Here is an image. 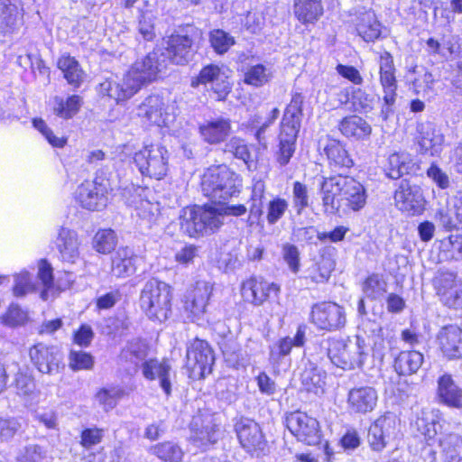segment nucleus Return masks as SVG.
<instances>
[{"label":"nucleus","instance_id":"f257e3e1","mask_svg":"<svg viewBox=\"0 0 462 462\" xmlns=\"http://www.w3.org/2000/svg\"><path fill=\"white\" fill-rule=\"evenodd\" d=\"M166 66L165 54L154 50L136 60L120 81L108 79L100 83L98 91L120 104L134 97L143 86L156 80Z\"/></svg>","mask_w":462,"mask_h":462},{"label":"nucleus","instance_id":"f03ea898","mask_svg":"<svg viewBox=\"0 0 462 462\" xmlns=\"http://www.w3.org/2000/svg\"><path fill=\"white\" fill-rule=\"evenodd\" d=\"M224 224L223 213L219 207L193 206L181 209L180 230L189 237L213 234Z\"/></svg>","mask_w":462,"mask_h":462},{"label":"nucleus","instance_id":"7ed1b4c3","mask_svg":"<svg viewBox=\"0 0 462 462\" xmlns=\"http://www.w3.org/2000/svg\"><path fill=\"white\" fill-rule=\"evenodd\" d=\"M172 289L157 279L147 281L141 291L139 303L147 318L163 322L171 313Z\"/></svg>","mask_w":462,"mask_h":462},{"label":"nucleus","instance_id":"20e7f679","mask_svg":"<svg viewBox=\"0 0 462 462\" xmlns=\"http://www.w3.org/2000/svg\"><path fill=\"white\" fill-rule=\"evenodd\" d=\"M328 357L337 367L355 369L361 367L368 355L365 339L356 336L354 339L329 338L327 340Z\"/></svg>","mask_w":462,"mask_h":462},{"label":"nucleus","instance_id":"39448f33","mask_svg":"<svg viewBox=\"0 0 462 462\" xmlns=\"http://www.w3.org/2000/svg\"><path fill=\"white\" fill-rule=\"evenodd\" d=\"M134 160L143 175L161 180L167 174L169 152L160 143L145 145L134 154Z\"/></svg>","mask_w":462,"mask_h":462},{"label":"nucleus","instance_id":"423d86ee","mask_svg":"<svg viewBox=\"0 0 462 462\" xmlns=\"http://www.w3.org/2000/svg\"><path fill=\"white\" fill-rule=\"evenodd\" d=\"M186 366L190 376L197 379L204 378L212 370L215 361L214 354L208 343L195 338L187 347Z\"/></svg>","mask_w":462,"mask_h":462},{"label":"nucleus","instance_id":"0eeeda50","mask_svg":"<svg viewBox=\"0 0 462 462\" xmlns=\"http://www.w3.org/2000/svg\"><path fill=\"white\" fill-rule=\"evenodd\" d=\"M195 32L193 27L187 26L171 33L164 40L167 57L172 63L185 65L191 60L194 53L193 35Z\"/></svg>","mask_w":462,"mask_h":462},{"label":"nucleus","instance_id":"6e6552de","mask_svg":"<svg viewBox=\"0 0 462 462\" xmlns=\"http://www.w3.org/2000/svg\"><path fill=\"white\" fill-rule=\"evenodd\" d=\"M107 183L96 178L93 181H85L79 185L75 192L76 201L85 209L99 211L107 205Z\"/></svg>","mask_w":462,"mask_h":462},{"label":"nucleus","instance_id":"1a4fd4ad","mask_svg":"<svg viewBox=\"0 0 462 462\" xmlns=\"http://www.w3.org/2000/svg\"><path fill=\"white\" fill-rule=\"evenodd\" d=\"M380 82L383 88V105L381 115L384 120L393 112V106L396 100V79L393 59L392 55L384 51L380 56Z\"/></svg>","mask_w":462,"mask_h":462},{"label":"nucleus","instance_id":"9d476101","mask_svg":"<svg viewBox=\"0 0 462 462\" xmlns=\"http://www.w3.org/2000/svg\"><path fill=\"white\" fill-rule=\"evenodd\" d=\"M310 320L317 328L322 330H337L346 324L344 309L331 301L320 302L312 307Z\"/></svg>","mask_w":462,"mask_h":462},{"label":"nucleus","instance_id":"9b49d317","mask_svg":"<svg viewBox=\"0 0 462 462\" xmlns=\"http://www.w3.org/2000/svg\"><path fill=\"white\" fill-rule=\"evenodd\" d=\"M199 85L209 86L218 100H224L231 90L228 77L214 64L205 66L197 77L191 79L192 88H198Z\"/></svg>","mask_w":462,"mask_h":462},{"label":"nucleus","instance_id":"f8f14e48","mask_svg":"<svg viewBox=\"0 0 462 462\" xmlns=\"http://www.w3.org/2000/svg\"><path fill=\"white\" fill-rule=\"evenodd\" d=\"M395 206L411 215L420 214L424 208V196L421 188L408 180H402L394 192Z\"/></svg>","mask_w":462,"mask_h":462},{"label":"nucleus","instance_id":"ddd939ff","mask_svg":"<svg viewBox=\"0 0 462 462\" xmlns=\"http://www.w3.org/2000/svg\"><path fill=\"white\" fill-rule=\"evenodd\" d=\"M286 426L291 434L301 442L315 445L319 441L318 420L304 412L295 411L288 415Z\"/></svg>","mask_w":462,"mask_h":462},{"label":"nucleus","instance_id":"4468645a","mask_svg":"<svg viewBox=\"0 0 462 462\" xmlns=\"http://www.w3.org/2000/svg\"><path fill=\"white\" fill-rule=\"evenodd\" d=\"M168 102L154 94L146 97L137 106V116L144 122L158 126H167L171 120Z\"/></svg>","mask_w":462,"mask_h":462},{"label":"nucleus","instance_id":"2eb2a0df","mask_svg":"<svg viewBox=\"0 0 462 462\" xmlns=\"http://www.w3.org/2000/svg\"><path fill=\"white\" fill-rule=\"evenodd\" d=\"M29 356L33 365L42 374H58L63 367L62 355L56 346L38 343L30 348Z\"/></svg>","mask_w":462,"mask_h":462},{"label":"nucleus","instance_id":"dca6fc26","mask_svg":"<svg viewBox=\"0 0 462 462\" xmlns=\"http://www.w3.org/2000/svg\"><path fill=\"white\" fill-rule=\"evenodd\" d=\"M435 286L440 300L449 308H462V282L450 272L439 273Z\"/></svg>","mask_w":462,"mask_h":462},{"label":"nucleus","instance_id":"f3484780","mask_svg":"<svg viewBox=\"0 0 462 462\" xmlns=\"http://www.w3.org/2000/svg\"><path fill=\"white\" fill-rule=\"evenodd\" d=\"M235 430L241 446L247 452L263 449L264 436L260 425L254 420L240 418L235 424Z\"/></svg>","mask_w":462,"mask_h":462},{"label":"nucleus","instance_id":"a211bd4d","mask_svg":"<svg viewBox=\"0 0 462 462\" xmlns=\"http://www.w3.org/2000/svg\"><path fill=\"white\" fill-rule=\"evenodd\" d=\"M378 402V393L372 386H357L347 393V409L351 413L366 414L373 411Z\"/></svg>","mask_w":462,"mask_h":462},{"label":"nucleus","instance_id":"6ab92c4d","mask_svg":"<svg viewBox=\"0 0 462 462\" xmlns=\"http://www.w3.org/2000/svg\"><path fill=\"white\" fill-rule=\"evenodd\" d=\"M417 132V143L420 153L431 156L440 153L444 143V135L433 123L424 122L419 124Z\"/></svg>","mask_w":462,"mask_h":462},{"label":"nucleus","instance_id":"aec40b11","mask_svg":"<svg viewBox=\"0 0 462 462\" xmlns=\"http://www.w3.org/2000/svg\"><path fill=\"white\" fill-rule=\"evenodd\" d=\"M279 291L280 288L277 284L254 277L245 281L241 286V294L245 301L255 306L262 305L271 293L276 295Z\"/></svg>","mask_w":462,"mask_h":462},{"label":"nucleus","instance_id":"412c9836","mask_svg":"<svg viewBox=\"0 0 462 462\" xmlns=\"http://www.w3.org/2000/svg\"><path fill=\"white\" fill-rule=\"evenodd\" d=\"M437 343L448 359L462 358V329L457 325H448L439 329Z\"/></svg>","mask_w":462,"mask_h":462},{"label":"nucleus","instance_id":"4be33fe9","mask_svg":"<svg viewBox=\"0 0 462 462\" xmlns=\"http://www.w3.org/2000/svg\"><path fill=\"white\" fill-rule=\"evenodd\" d=\"M212 290L209 282L199 281L186 295L185 310L194 319H199L205 314Z\"/></svg>","mask_w":462,"mask_h":462},{"label":"nucleus","instance_id":"5701e85b","mask_svg":"<svg viewBox=\"0 0 462 462\" xmlns=\"http://www.w3.org/2000/svg\"><path fill=\"white\" fill-rule=\"evenodd\" d=\"M199 130L205 143L218 144L225 142L230 135L232 131L231 121L223 116L210 118L201 123Z\"/></svg>","mask_w":462,"mask_h":462},{"label":"nucleus","instance_id":"b1692460","mask_svg":"<svg viewBox=\"0 0 462 462\" xmlns=\"http://www.w3.org/2000/svg\"><path fill=\"white\" fill-rule=\"evenodd\" d=\"M346 176L337 175L329 178H322L320 182V194L322 199V206L324 212L328 215L336 214L339 208V202L337 201L336 197L341 198L343 186L345 183Z\"/></svg>","mask_w":462,"mask_h":462},{"label":"nucleus","instance_id":"393cba45","mask_svg":"<svg viewBox=\"0 0 462 462\" xmlns=\"http://www.w3.org/2000/svg\"><path fill=\"white\" fill-rule=\"evenodd\" d=\"M436 397L440 404L453 409H462V388L450 374H445L439 377Z\"/></svg>","mask_w":462,"mask_h":462},{"label":"nucleus","instance_id":"a878e982","mask_svg":"<svg viewBox=\"0 0 462 462\" xmlns=\"http://www.w3.org/2000/svg\"><path fill=\"white\" fill-rule=\"evenodd\" d=\"M55 245L62 262L74 263L79 258L80 242L76 231L64 226L60 227Z\"/></svg>","mask_w":462,"mask_h":462},{"label":"nucleus","instance_id":"bb28decb","mask_svg":"<svg viewBox=\"0 0 462 462\" xmlns=\"http://www.w3.org/2000/svg\"><path fill=\"white\" fill-rule=\"evenodd\" d=\"M141 367L143 375L145 379L150 381L158 379L165 394L167 396L171 394V383L170 381V374L171 366L167 360L150 358L144 361Z\"/></svg>","mask_w":462,"mask_h":462},{"label":"nucleus","instance_id":"cd10ccee","mask_svg":"<svg viewBox=\"0 0 462 462\" xmlns=\"http://www.w3.org/2000/svg\"><path fill=\"white\" fill-rule=\"evenodd\" d=\"M21 0H0V32H13L23 24Z\"/></svg>","mask_w":462,"mask_h":462},{"label":"nucleus","instance_id":"c85d7f7f","mask_svg":"<svg viewBox=\"0 0 462 462\" xmlns=\"http://www.w3.org/2000/svg\"><path fill=\"white\" fill-rule=\"evenodd\" d=\"M199 420H200L199 418H195L191 423L193 440L201 446L216 443L220 437L219 424L212 416H207L201 421L200 428H198Z\"/></svg>","mask_w":462,"mask_h":462},{"label":"nucleus","instance_id":"c756f323","mask_svg":"<svg viewBox=\"0 0 462 462\" xmlns=\"http://www.w3.org/2000/svg\"><path fill=\"white\" fill-rule=\"evenodd\" d=\"M140 258L128 247L119 248L112 256V273L116 277L134 274Z\"/></svg>","mask_w":462,"mask_h":462},{"label":"nucleus","instance_id":"7c9ffc66","mask_svg":"<svg viewBox=\"0 0 462 462\" xmlns=\"http://www.w3.org/2000/svg\"><path fill=\"white\" fill-rule=\"evenodd\" d=\"M343 186L341 200L353 211H359L366 203V194L364 186L353 178L346 177Z\"/></svg>","mask_w":462,"mask_h":462},{"label":"nucleus","instance_id":"2f4dec72","mask_svg":"<svg viewBox=\"0 0 462 462\" xmlns=\"http://www.w3.org/2000/svg\"><path fill=\"white\" fill-rule=\"evenodd\" d=\"M340 133L346 138L366 140L372 134L371 125L361 116L353 115L344 117L339 125Z\"/></svg>","mask_w":462,"mask_h":462},{"label":"nucleus","instance_id":"473e14b6","mask_svg":"<svg viewBox=\"0 0 462 462\" xmlns=\"http://www.w3.org/2000/svg\"><path fill=\"white\" fill-rule=\"evenodd\" d=\"M418 169L411 155L406 152H394L388 157L387 176L393 180L400 179Z\"/></svg>","mask_w":462,"mask_h":462},{"label":"nucleus","instance_id":"72a5a7b5","mask_svg":"<svg viewBox=\"0 0 462 462\" xmlns=\"http://www.w3.org/2000/svg\"><path fill=\"white\" fill-rule=\"evenodd\" d=\"M303 102L304 97L300 93H295L292 96L290 104L285 109L281 123V130L289 131V129L291 128L294 133H299L302 116Z\"/></svg>","mask_w":462,"mask_h":462},{"label":"nucleus","instance_id":"f704fd0d","mask_svg":"<svg viewBox=\"0 0 462 462\" xmlns=\"http://www.w3.org/2000/svg\"><path fill=\"white\" fill-rule=\"evenodd\" d=\"M58 68L61 70L64 79L74 88L81 86L85 79V72L79 61L69 55H62L58 60Z\"/></svg>","mask_w":462,"mask_h":462},{"label":"nucleus","instance_id":"c9c22d12","mask_svg":"<svg viewBox=\"0 0 462 462\" xmlns=\"http://www.w3.org/2000/svg\"><path fill=\"white\" fill-rule=\"evenodd\" d=\"M224 165L211 166L208 168L201 177V190L206 197H208L213 202L217 196V187L222 180H228V174L222 173Z\"/></svg>","mask_w":462,"mask_h":462},{"label":"nucleus","instance_id":"e433bc0d","mask_svg":"<svg viewBox=\"0 0 462 462\" xmlns=\"http://www.w3.org/2000/svg\"><path fill=\"white\" fill-rule=\"evenodd\" d=\"M82 105L83 99L79 95H70L66 99L56 96L52 99V112L58 117L68 120L79 112Z\"/></svg>","mask_w":462,"mask_h":462},{"label":"nucleus","instance_id":"4c0bfd02","mask_svg":"<svg viewBox=\"0 0 462 462\" xmlns=\"http://www.w3.org/2000/svg\"><path fill=\"white\" fill-rule=\"evenodd\" d=\"M300 382L307 392L318 393L325 384L326 373L314 363L308 360L300 373Z\"/></svg>","mask_w":462,"mask_h":462},{"label":"nucleus","instance_id":"58836bf2","mask_svg":"<svg viewBox=\"0 0 462 462\" xmlns=\"http://www.w3.org/2000/svg\"><path fill=\"white\" fill-rule=\"evenodd\" d=\"M297 136L298 133H294L291 128L289 131L281 130L278 150L275 152V160L281 167L286 166L294 154Z\"/></svg>","mask_w":462,"mask_h":462},{"label":"nucleus","instance_id":"ea45409f","mask_svg":"<svg viewBox=\"0 0 462 462\" xmlns=\"http://www.w3.org/2000/svg\"><path fill=\"white\" fill-rule=\"evenodd\" d=\"M336 262L330 254H323L319 260L308 270L306 280L313 283L327 282L334 271Z\"/></svg>","mask_w":462,"mask_h":462},{"label":"nucleus","instance_id":"a19ab883","mask_svg":"<svg viewBox=\"0 0 462 462\" xmlns=\"http://www.w3.org/2000/svg\"><path fill=\"white\" fill-rule=\"evenodd\" d=\"M222 173L228 174V180H222L217 187V196L215 203L225 204L226 201L236 197L240 192L242 180L239 176L227 168L226 165L222 167Z\"/></svg>","mask_w":462,"mask_h":462},{"label":"nucleus","instance_id":"79ce46f5","mask_svg":"<svg viewBox=\"0 0 462 462\" xmlns=\"http://www.w3.org/2000/svg\"><path fill=\"white\" fill-rule=\"evenodd\" d=\"M294 14L302 23H311L323 14L321 0H295Z\"/></svg>","mask_w":462,"mask_h":462},{"label":"nucleus","instance_id":"37998d69","mask_svg":"<svg viewBox=\"0 0 462 462\" xmlns=\"http://www.w3.org/2000/svg\"><path fill=\"white\" fill-rule=\"evenodd\" d=\"M423 355L419 351H402L394 361L396 372L402 375L417 373L423 364Z\"/></svg>","mask_w":462,"mask_h":462},{"label":"nucleus","instance_id":"c03bdc74","mask_svg":"<svg viewBox=\"0 0 462 462\" xmlns=\"http://www.w3.org/2000/svg\"><path fill=\"white\" fill-rule=\"evenodd\" d=\"M324 152L331 166L348 169L354 164L348 152L337 140H328L324 147Z\"/></svg>","mask_w":462,"mask_h":462},{"label":"nucleus","instance_id":"a18cd8bd","mask_svg":"<svg viewBox=\"0 0 462 462\" xmlns=\"http://www.w3.org/2000/svg\"><path fill=\"white\" fill-rule=\"evenodd\" d=\"M356 31L365 42H373L381 34V24L375 14L372 11L365 12L359 17Z\"/></svg>","mask_w":462,"mask_h":462},{"label":"nucleus","instance_id":"49530a36","mask_svg":"<svg viewBox=\"0 0 462 462\" xmlns=\"http://www.w3.org/2000/svg\"><path fill=\"white\" fill-rule=\"evenodd\" d=\"M152 455L164 462H180L184 456L182 448L173 441H163L149 448Z\"/></svg>","mask_w":462,"mask_h":462},{"label":"nucleus","instance_id":"de8ad7c7","mask_svg":"<svg viewBox=\"0 0 462 462\" xmlns=\"http://www.w3.org/2000/svg\"><path fill=\"white\" fill-rule=\"evenodd\" d=\"M126 394L125 391L119 386H111L100 389L95 395L96 401L106 411L113 410L118 401Z\"/></svg>","mask_w":462,"mask_h":462},{"label":"nucleus","instance_id":"09e8293b","mask_svg":"<svg viewBox=\"0 0 462 462\" xmlns=\"http://www.w3.org/2000/svg\"><path fill=\"white\" fill-rule=\"evenodd\" d=\"M363 291L369 299H380L387 291V282L382 275L373 273L364 282Z\"/></svg>","mask_w":462,"mask_h":462},{"label":"nucleus","instance_id":"8fccbe9b","mask_svg":"<svg viewBox=\"0 0 462 462\" xmlns=\"http://www.w3.org/2000/svg\"><path fill=\"white\" fill-rule=\"evenodd\" d=\"M148 345L142 340L131 341L123 350L122 356L126 360L138 365L146 361L148 356Z\"/></svg>","mask_w":462,"mask_h":462},{"label":"nucleus","instance_id":"3c124183","mask_svg":"<svg viewBox=\"0 0 462 462\" xmlns=\"http://www.w3.org/2000/svg\"><path fill=\"white\" fill-rule=\"evenodd\" d=\"M116 245V236L112 229L99 230L94 236L93 246L98 253H110Z\"/></svg>","mask_w":462,"mask_h":462},{"label":"nucleus","instance_id":"603ef678","mask_svg":"<svg viewBox=\"0 0 462 462\" xmlns=\"http://www.w3.org/2000/svg\"><path fill=\"white\" fill-rule=\"evenodd\" d=\"M46 458V448L38 444H28L19 450L16 462H42Z\"/></svg>","mask_w":462,"mask_h":462},{"label":"nucleus","instance_id":"864d4df0","mask_svg":"<svg viewBox=\"0 0 462 462\" xmlns=\"http://www.w3.org/2000/svg\"><path fill=\"white\" fill-rule=\"evenodd\" d=\"M1 319L5 325L14 328L25 325L29 320V316L28 312L19 305L11 304Z\"/></svg>","mask_w":462,"mask_h":462},{"label":"nucleus","instance_id":"5fc2aeb1","mask_svg":"<svg viewBox=\"0 0 462 462\" xmlns=\"http://www.w3.org/2000/svg\"><path fill=\"white\" fill-rule=\"evenodd\" d=\"M271 79L270 69L262 64L250 67L245 73V83L254 87H260L267 83Z\"/></svg>","mask_w":462,"mask_h":462},{"label":"nucleus","instance_id":"6e6d98bb","mask_svg":"<svg viewBox=\"0 0 462 462\" xmlns=\"http://www.w3.org/2000/svg\"><path fill=\"white\" fill-rule=\"evenodd\" d=\"M377 430L383 434L384 437L392 439L395 436L400 420L393 412H386L379 417L373 424Z\"/></svg>","mask_w":462,"mask_h":462},{"label":"nucleus","instance_id":"4d7b16f0","mask_svg":"<svg viewBox=\"0 0 462 462\" xmlns=\"http://www.w3.org/2000/svg\"><path fill=\"white\" fill-rule=\"evenodd\" d=\"M225 152L231 153L236 159L248 163L251 159V153L245 140L234 136L225 144Z\"/></svg>","mask_w":462,"mask_h":462},{"label":"nucleus","instance_id":"13d9d810","mask_svg":"<svg viewBox=\"0 0 462 462\" xmlns=\"http://www.w3.org/2000/svg\"><path fill=\"white\" fill-rule=\"evenodd\" d=\"M36 290L32 276L26 271H22L14 276L13 291L16 297H23Z\"/></svg>","mask_w":462,"mask_h":462},{"label":"nucleus","instance_id":"bf43d9fd","mask_svg":"<svg viewBox=\"0 0 462 462\" xmlns=\"http://www.w3.org/2000/svg\"><path fill=\"white\" fill-rule=\"evenodd\" d=\"M442 252L446 254L447 258L454 260L462 259V236L451 235L440 243Z\"/></svg>","mask_w":462,"mask_h":462},{"label":"nucleus","instance_id":"052dcab7","mask_svg":"<svg viewBox=\"0 0 462 462\" xmlns=\"http://www.w3.org/2000/svg\"><path fill=\"white\" fill-rule=\"evenodd\" d=\"M153 20L154 16L151 11H140L137 30L145 41H152L155 37Z\"/></svg>","mask_w":462,"mask_h":462},{"label":"nucleus","instance_id":"680f3d73","mask_svg":"<svg viewBox=\"0 0 462 462\" xmlns=\"http://www.w3.org/2000/svg\"><path fill=\"white\" fill-rule=\"evenodd\" d=\"M310 197L308 188L305 184L295 181L292 187V206L297 215H300L310 205Z\"/></svg>","mask_w":462,"mask_h":462},{"label":"nucleus","instance_id":"e2e57ef3","mask_svg":"<svg viewBox=\"0 0 462 462\" xmlns=\"http://www.w3.org/2000/svg\"><path fill=\"white\" fill-rule=\"evenodd\" d=\"M69 367L73 371L89 370L94 365L93 356L84 351L71 350L69 356Z\"/></svg>","mask_w":462,"mask_h":462},{"label":"nucleus","instance_id":"0e129e2a","mask_svg":"<svg viewBox=\"0 0 462 462\" xmlns=\"http://www.w3.org/2000/svg\"><path fill=\"white\" fill-rule=\"evenodd\" d=\"M210 43L219 54H223L234 45V38L223 30H214L210 32Z\"/></svg>","mask_w":462,"mask_h":462},{"label":"nucleus","instance_id":"69168bd1","mask_svg":"<svg viewBox=\"0 0 462 462\" xmlns=\"http://www.w3.org/2000/svg\"><path fill=\"white\" fill-rule=\"evenodd\" d=\"M288 202L282 198H275L269 201L267 205L266 219L268 224L273 225L277 223L288 209Z\"/></svg>","mask_w":462,"mask_h":462},{"label":"nucleus","instance_id":"338daca9","mask_svg":"<svg viewBox=\"0 0 462 462\" xmlns=\"http://www.w3.org/2000/svg\"><path fill=\"white\" fill-rule=\"evenodd\" d=\"M33 126L45 137L48 143L57 148H62L67 143V138L57 136L42 119H34Z\"/></svg>","mask_w":462,"mask_h":462},{"label":"nucleus","instance_id":"774afa93","mask_svg":"<svg viewBox=\"0 0 462 462\" xmlns=\"http://www.w3.org/2000/svg\"><path fill=\"white\" fill-rule=\"evenodd\" d=\"M38 278L42 281L44 290L41 292L43 300L49 299V291L52 290L53 275L51 265L46 261H41L39 264Z\"/></svg>","mask_w":462,"mask_h":462}]
</instances>
